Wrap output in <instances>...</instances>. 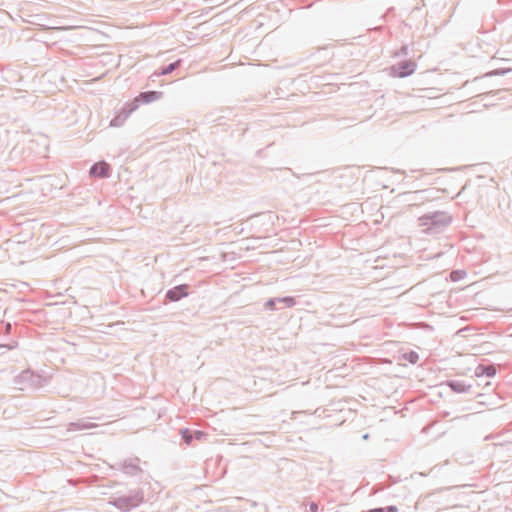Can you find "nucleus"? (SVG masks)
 <instances>
[{"label":"nucleus","mask_w":512,"mask_h":512,"mask_svg":"<svg viewBox=\"0 0 512 512\" xmlns=\"http://www.w3.org/2000/svg\"><path fill=\"white\" fill-rule=\"evenodd\" d=\"M446 384L456 393H467L471 389V385H466L465 382L461 380H449Z\"/></svg>","instance_id":"obj_13"},{"label":"nucleus","mask_w":512,"mask_h":512,"mask_svg":"<svg viewBox=\"0 0 512 512\" xmlns=\"http://www.w3.org/2000/svg\"><path fill=\"white\" fill-rule=\"evenodd\" d=\"M422 231L428 235L444 232L452 223L453 216L447 211L428 212L418 219Z\"/></svg>","instance_id":"obj_1"},{"label":"nucleus","mask_w":512,"mask_h":512,"mask_svg":"<svg viewBox=\"0 0 512 512\" xmlns=\"http://www.w3.org/2000/svg\"><path fill=\"white\" fill-rule=\"evenodd\" d=\"M89 173L92 177L108 178L111 173V168L107 162L99 161L91 166Z\"/></svg>","instance_id":"obj_10"},{"label":"nucleus","mask_w":512,"mask_h":512,"mask_svg":"<svg viewBox=\"0 0 512 512\" xmlns=\"http://www.w3.org/2000/svg\"><path fill=\"white\" fill-rule=\"evenodd\" d=\"M497 368L494 364H479L475 368V375L477 377L486 376L492 378L496 375Z\"/></svg>","instance_id":"obj_11"},{"label":"nucleus","mask_w":512,"mask_h":512,"mask_svg":"<svg viewBox=\"0 0 512 512\" xmlns=\"http://www.w3.org/2000/svg\"><path fill=\"white\" fill-rule=\"evenodd\" d=\"M140 462L141 460L139 457H130L117 462L116 464L112 465L111 468L121 471L123 474L129 477H141L144 471L140 467Z\"/></svg>","instance_id":"obj_3"},{"label":"nucleus","mask_w":512,"mask_h":512,"mask_svg":"<svg viewBox=\"0 0 512 512\" xmlns=\"http://www.w3.org/2000/svg\"><path fill=\"white\" fill-rule=\"evenodd\" d=\"M42 377L31 370H24L14 378L15 385H27L33 388L41 386Z\"/></svg>","instance_id":"obj_5"},{"label":"nucleus","mask_w":512,"mask_h":512,"mask_svg":"<svg viewBox=\"0 0 512 512\" xmlns=\"http://www.w3.org/2000/svg\"><path fill=\"white\" fill-rule=\"evenodd\" d=\"M462 275H465V272H464V271H462V270H454V271H452V272H451V274H450L451 279H452L453 281H457V280H459V279L462 277Z\"/></svg>","instance_id":"obj_19"},{"label":"nucleus","mask_w":512,"mask_h":512,"mask_svg":"<svg viewBox=\"0 0 512 512\" xmlns=\"http://www.w3.org/2000/svg\"><path fill=\"white\" fill-rule=\"evenodd\" d=\"M193 432V439L195 440H198V441H203V440H206L207 439V433H205L204 431H201V430H192Z\"/></svg>","instance_id":"obj_17"},{"label":"nucleus","mask_w":512,"mask_h":512,"mask_svg":"<svg viewBox=\"0 0 512 512\" xmlns=\"http://www.w3.org/2000/svg\"><path fill=\"white\" fill-rule=\"evenodd\" d=\"M384 509H385V512H398V508L394 505H390Z\"/></svg>","instance_id":"obj_22"},{"label":"nucleus","mask_w":512,"mask_h":512,"mask_svg":"<svg viewBox=\"0 0 512 512\" xmlns=\"http://www.w3.org/2000/svg\"><path fill=\"white\" fill-rule=\"evenodd\" d=\"M5 328H6V332H7V333H10V332H11V329H12V326H11V324H10V323H7V324H6V326H5Z\"/></svg>","instance_id":"obj_23"},{"label":"nucleus","mask_w":512,"mask_h":512,"mask_svg":"<svg viewBox=\"0 0 512 512\" xmlns=\"http://www.w3.org/2000/svg\"><path fill=\"white\" fill-rule=\"evenodd\" d=\"M189 285L188 284H180L177 285L169 290H167L165 294L166 300L170 302H177L181 300L182 298H185L188 296L189 292Z\"/></svg>","instance_id":"obj_9"},{"label":"nucleus","mask_w":512,"mask_h":512,"mask_svg":"<svg viewBox=\"0 0 512 512\" xmlns=\"http://www.w3.org/2000/svg\"><path fill=\"white\" fill-rule=\"evenodd\" d=\"M180 435L183 442L187 445H191L193 442V432L188 428H183L180 430Z\"/></svg>","instance_id":"obj_15"},{"label":"nucleus","mask_w":512,"mask_h":512,"mask_svg":"<svg viewBox=\"0 0 512 512\" xmlns=\"http://www.w3.org/2000/svg\"><path fill=\"white\" fill-rule=\"evenodd\" d=\"M144 502V492L141 488L130 490L127 495L114 494L109 498V505L122 512H130Z\"/></svg>","instance_id":"obj_2"},{"label":"nucleus","mask_w":512,"mask_h":512,"mask_svg":"<svg viewBox=\"0 0 512 512\" xmlns=\"http://www.w3.org/2000/svg\"><path fill=\"white\" fill-rule=\"evenodd\" d=\"M97 425L95 423L87 421V419H80L76 422H70L67 425V431H77V430H85L95 428Z\"/></svg>","instance_id":"obj_12"},{"label":"nucleus","mask_w":512,"mask_h":512,"mask_svg":"<svg viewBox=\"0 0 512 512\" xmlns=\"http://www.w3.org/2000/svg\"><path fill=\"white\" fill-rule=\"evenodd\" d=\"M17 346H18V342L17 341H13L12 343H9V344H1L0 345V352L2 353L3 350L15 349Z\"/></svg>","instance_id":"obj_18"},{"label":"nucleus","mask_w":512,"mask_h":512,"mask_svg":"<svg viewBox=\"0 0 512 512\" xmlns=\"http://www.w3.org/2000/svg\"><path fill=\"white\" fill-rule=\"evenodd\" d=\"M158 77H152V74L149 76L148 80L155 82Z\"/></svg>","instance_id":"obj_24"},{"label":"nucleus","mask_w":512,"mask_h":512,"mask_svg":"<svg viewBox=\"0 0 512 512\" xmlns=\"http://www.w3.org/2000/svg\"><path fill=\"white\" fill-rule=\"evenodd\" d=\"M402 359L408 361L411 364H416L419 360V355L415 351H410L402 355Z\"/></svg>","instance_id":"obj_16"},{"label":"nucleus","mask_w":512,"mask_h":512,"mask_svg":"<svg viewBox=\"0 0 512 512\" xmlns=\"http://www.w3.org/2000/svg\"><path fill=\"white\" fill-rule=\"evenodd\" d=\"M318 511V504L315 502H311L309 504V512H317Z\"/></svg>","instance_id":"obj_21"},{"label":"nucleus","mask_w":512,"mask_h":512,"mask_svg":"<svg viewBox=\"0 0 512 512\" xmlns=\"http://www.w3.org/2000/svg\"><path fill=\"white\" fill-rule=\"evenodd\" d=\"M417 68L413 60L400 61L390 67V75L393 77L404 78L412 75Z\"/></svg>","instance_id":"obj_4"},{"label":"nucleus","mask_w":512,"mask_h":512,"mask_svg":"<svg viewBox=\"0 0 512 512\" xmlns=\"http://www.w3.org/2000/svg\"><path fill=\"white\" fill-rule=\"evenodd\" d=\"M295 305H296V300L294 297L285 296V297H275V298L268 299L264 303V308L266 310L273 311V310L279 309L280 308L279 306H284V307L290 308Z\"/></svg>","instance_id":"obj_6"},{"label":"nucleus","mask_w":512,"mask_h":512,"mask_svg":"<svg viewBox=\"0 0 512 512\" xmlns=\"http://www.w3.org/2000/svg\"><path fill=\"white\" fill-rule=\"evenodd\" d=\"M137 109V104L127 103L122 107L121 111L111 120L110 126L120 127L128 119L130 114Z\"/></svg>","instance_id":"obj_7"},{"label":"nucleus","mask_w":512,"mask_h":512,"mask_svg":"<svg viewBox=\"0 0 512 512\" xmlns=\"http://www.w3.org/2000/svg\"><path fill=\"white\" fill-rule=\"evenodd\" d=\"M180 65H181V60L178 59V60L168 64L167 66L162 67L159 71H155L154 73H152V77H161L164 75H168V74L172 73L173 71H175L177 68H179Z\"/></svg>","instance_id":"obj_14"},{"label":"nucleus","mask_w":512,"mask_h":512,"mask_svg":"<svg viewBox=\"0 0 512 512\" xmlns=\"http://www.w3.org/2000/svg\"><path fill=\"white\" fill-rule=\"evenodd\" d=\"M397 55H408V46L404 45L401 47V49L399 50V52L397 53Z\"/></svg>","instance_id":"obj_20"},{"label":"nucleus","mask_w":512,"mask_h":512,"mask_svg":"<svg viewBox=\"0 0 512 512\" xmlns=\"http://www.w3.org/2000/svg\"><path fill=\"white\" fill-rule=\"evenodd\" d=\"M163 97V92L161 91H144L140 92L131 104H137V108L139 104H149L151 102L157 101Z\"/></svg>","instance_id":"obj_8"},{"label":"nucleus","mask_w":512,"mask_h":512,"mask_svg":"<svg viewBox=\"0 0 512 512\" xmlns=\"http://www.w3.org/2000/svg\"><path fill=\"white\" fill-rule=\"evenodd\" d=\"M368 437H369L368 434L363 435V439H368Z\"/></svg>","instance_id":"obj_25"}]
</instances>
